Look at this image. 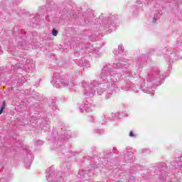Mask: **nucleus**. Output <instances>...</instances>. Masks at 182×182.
I'll return each mask as SVG.
<instances>
[{"instance_id":"nucleus-1","label":"nucleus","mask_w":182,"mask_h":182,"mask_svg":"<svg viewBox=\"0 0 182 182\" xmlns=\"http://www.w3.org/2000/svg\"><path fill=\"white\" fill-rule=\"evenodd\" d=\"M6 105L5 104V101L3 102V106L0 108V114H2V112H4Z\"/></svg>"},{"instance_id":"nucleus-2","label":"nucleus","mask_w":182,"mask_h":182,"mask_svg":"<svg viewBox=\"0 0 182 182\" xmlns=\"http://www.w3.org/2000/svg\"><path fill=\"white\" fill-rule=\"evenodd\" d=\"M53 36H58V31L53 29Z\"/></svg>"},{"instance_id":"nucleus-3","label":"nucleus","mask_w":182,"mask_h":182,"mask_svg":"<svg viewBox=\"0 0 182 182\" xmlns=\"http://www.w3.org/2000/svg\"><path fill=\"white\" fill-rule=\"evenodd\" d=\"M129 136L130 137H136V134H134L133 132L132 131L129 132Z\"/></svg>"}]
</instances>
